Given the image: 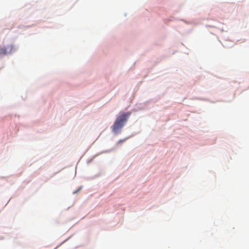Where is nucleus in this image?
Instances as JSON below:
<instances>
[{
    "label": "nucleus",
    "mask_w": 249,
    "mask_h": 249,
    "mask_svg": "<svg viewBox=\"0 0 249 249\" xmlns=\"http://www.w3.org/2000/svg\"><path fill=\"white\" fill-rule=\"evenodd\" d=\"M130 112L123 113L120 115L116 119L113 125L111 126L112 131L115 133H119L127 122Z\"/></svg>",
    "instance_id": "1"
},
{
    "label": "nucleus",
    "mask_w": 249,
    "mask_h": 249,
    "mask_svg": "<svg viewBox=\"0 0 249 249\" xmlns=\"http://www.w3.org/2000/svg\"><path fill=\"white\" fill-rule=\"evenodd\" d=\"M13 47L12 46H4L0 49V55H4L10 53Z\"/></svg>",
    "instance_id": "2"
},
{
    "label": "nucleus",
    "mask_w": 249,
    "mask_h": 249,
    "mask_svg": "<svg viewBox=\"0 0 249 249\" xmlns=\"http://www.w3.org/2000/svg\"><path fill=\"white\" fill-rule=\"evenodd\" d=\"M125 140L126 139L120 140L118 142V143L123 142L125 141Z\"/></svg>",
    "instance_id": "3"
}]
</instances>
